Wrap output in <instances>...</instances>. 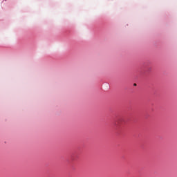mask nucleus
<instances>
[{
  "label": "nucleus",
  "instance_id": "1",
  "mask_svg": "<svg viewBox=\"0 0 177 177\" xmlns=\"http://www.w3.org/2000/svg\"><path fill=\"white\" fill-rule=\"evenodd\" d=\"M134 86H136V84H134Z\"/></svg>",
  "mask_w": 177,
  "mask_h": 177
}]
</instances>
